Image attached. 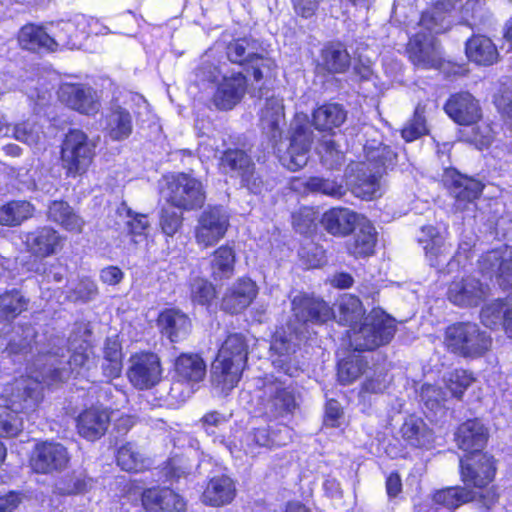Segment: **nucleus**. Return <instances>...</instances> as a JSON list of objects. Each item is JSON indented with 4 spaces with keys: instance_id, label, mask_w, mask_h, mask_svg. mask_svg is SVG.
Instances as JSON below:
<instances>
[{
    "instance_id": "obj_36",
    "label": "nucleus",
    "mask_w": 512,
    "mask_h": 512,
    "mask_svg": "<svg viewBox=\"0 0 512 512\" xmlns=\"http://www.w3.org/2000/svg\"><path fill=\"white\" fill-rule=\"evenodd\" d=\"M235 485L227 476L213 477L202 494L203 503L211 506H222L230 503L235 497Z\"/></svg>"
},
{
    "instance_id": "obj_47",
    "label": "nucleus",
    "mask_w": 512,
    "mask_h": 512,
    "mask_svg": "<svg viewBox=\"0 0 512 512\" xmlns=\"http://www.w3.org/2000/svg\"><path fill=\"white\" fill-rule=\"evenodd\" d=\"M259 49L257 41L250 38H241L230 42L227 46L228 59L240 65H248Z\"/></svg>"
},
{
    "instance_id": "obj_10",
    "label": "nucleus",
    "mask_w": 512,
    "mask_h": 512,
    "mask_svg": "<svg viewBox=\"0 0 512 512\" xmlns=\"http://www.w3.org/2000/svg\"><path fill=\"white\" fill-rule=\"evenodd\" d=\"M161 375L162 367L156 354L140 352L130 357L127 376L134 387L140 390L150 389L159 383Z\"/></svg>"
},
{
    "instance_id": "obj_4",
    "label": "nucleus",
    "mask_w": 512,
    "mask_h": 512,
    "mask_svg": "<svg viewBox=\"0 0 512 512\" xmlns=\"http://www.w3.org/2000/svg\"><path fill=\"white\" fill-rule=\"evenodd\" d=\"M96 142L81 130L69 131L62 143L61 162L67 176L77 177L87 172L95 156Z\"/></svg>"
},
{
    "instance_id": "obj_61",
    "label": "nucleus",
    "mask_w": 512,
    "mask_h": 512,
    "mask_svg": "<svg viewBox=\"0 0 512 512\" xmlns=\"http://www.w3.org/2000/svg\"><path fill=\"white\" fill-rule=\"evenodd\" d=\"M306 187L311 192L322 193L336 199H340L346 194V189L342 184L334 180L320 177H311L308 179Z\"/></svg>"
},
{
    "instance_id": "obj_53",
    "label": "nucleus",
    "mask_w": 512,
    "mask_h": 512,
    "mask_svg": "<svg viewBox=\"0 0 512 512\" xmlns=\"http://www.w3.org/2000/svg\"><path fill=\"white\" fill-rule=\"evenodd\" d=\"M19 413L9 403L0 404V436L14 437L22 431L23 421Z\"/></svg>"
},
{
    "instance_id": "obj_42",
    "label": "nucleus",
    "mask_w": 512,
    "mask_h": 512,
    "mask_svg": "<svg viewBox=\"0 0 512 512\" xmlns=\"http://www.w3.org/2000/svg\"><path fill=\"white\" fill-rule=\"evenodd\" d=\"M235 251L228 245L217 248L211 258V274L215 280L228 279L234 274Z\"/></svg>"
},
{
    "instance_id": "obj_24",
    "label": "nucleus",
    "mask_w": 512,
    "mask_h": 512,
    "mask_svg": "<svg viewBox=\"0 0 512 512\" xmlns=\"http://www.w3.org/2000/svg\"><path fill=\"white\" fill-rule=\"evenodd\" d=\"M419 242L423 245L425 258L431 267H439L451 254V246L432 225L422 226Z\"/></svg>"
},
{
    "instance_id": "obj_9",
    "label": "nucleus",
    "mask_w": 512,
    "mask_h": 512,
    "mask_svg": "<svg viewBox=\"0 0 512 512\" xmlns=\"http://www.w3.org/2000/svg\"><path fill=\"white\" fill-rule=\"evenodd\" d=\"M70 455L66 447L57 442L37 443L30 456L31 469L39 474H52L67 468Z\"/></svg>"
},
{
    "instance_id": "obj_50",
    "label": "nucleus",
    "mask_w": 512,
    "mask_h": 512,
    "mask_svg": "<svg viewBox=\"0 0 512 512\" xmlns=\"http://www.w3.org/2000/svg\"><path fill=\"white\" fill-rule=\"evenodd\" d=\"M33 213L32 205L27 201H12L0 208V224L19 225Z\"/></svg>"
},
{
    "instance_id": "obj_22",
    "label": "nucleus",
    "mask_w": 512,
    "mask_h": 512,
    "mask_svg": "<svg viewBox=\"0 0 512 512\" xmlns=\"http://www.w3.org/2000/svg\"><path fill=\"white\" fill-rule=\"evenodd\" d=\"M257 294L258 288L254 281L249 278H240L225 292L221 308L231 314L240 313L253 302Z\"/></svg>"
},
{
    "instance_id": "obj_38",
    "label": "nucleus",
    "mask_w": 512,
    "mask_h": 512,
    "mask_svg": "<svg viewBox=\"0 0 512 512\" xmlns=\"http://www.w3.org/2000/svg\"><path fill=\"white\" fill-rule=\"evenodd\" d=\"M366 161L360 165H368L373 171L380 169L381 174L396 163V153L387 145L371 141L364 146Z\"/></svg>"
},
{
    "instance_id": "obj_12",
    "label": "nucleus",
    "mask_w": 512,
    "mask_h": 512,
    "mask_svg": "<svg viewBox=\"0 0 512 512\" xmlns=\"http://www.w3.org/2000/svg\"><path fill=\"white\" fill-rule=\"evenodd\" d=\"M19 45L26 50L48 52L56 51L58 46L74 49L78 47V43L70 39V37L57 35V39L50 36L42 26L35 24L24 25L18 33Z\"/></svg>"
},
{
    "instance_id": "obj_26",
    "label": "nucleus",
    "mask_w": 512,
    "mask_h": 512,
    "mask_svg": "<svg viewBox=\"0 0 512 512\" xmlns=\"http://www.w3.org/2000/svg\"><path fill=\"white\" fill-rule=\"evenodd\" d=\"M445 111L460 125L474 124L481 117L477 100L468 92L452 95L445 104Z\"/></svg>"
},
{
    "instance_id": "obj_20",
    "label": "nucleus",
    "mask_w": 512,
    "mask_h": 512,
    "mask_svg": "<svg viewBox=\"0 0 512 512\" xmlns=\"http://www.w3.org/2000/svg\"><path fill=\"white\" fill-rule=\"evenodd\" d=\"M246 88V77L241 72L224 75L213 95V103L220 110H230L241 101Z\"/></svg>"
},
{
    "instance_id": "obj_43",
    "label": "nucleus",
    "mask_w": 512,
    "mask_h": 512,
    "mask_svg": "<svg viewBox=\"0 0 512 512\" xmlns=\"http://www.w3.org/2000/svg\"><path fill=\"white\" fill-rule=\"evenodd\" d=\"M175 370L183 380L201 381L206 374V365L197 354H181L175 362Z\"/></svg>"
},
{
    "instance_id": "obj_51",
    "label": "nucleus",
    "mask_w": 512,
    "mask_h": 512,
    "mask_svg": "<svg viewBox=\"0 0 512 512\" xmlns=\"http://www.w3.org/2000/svg\"><path fill=\"white\" fill-rule=\"evenodd\" d=\"M474 498L475 494L472 491H467L459 487L445 488L437 491L433 495V501L436 504L448 509L456 508Z\"/></svg>"
},
{
    "instance_id": "obj_19",
    "label": "nucleus",
    "mask_w": 512,
    "mask_h": 512,
    "mask_svg": "<svg viewBox=\"0 0 512 512\" xmlns=\"http://www.w3.org/2000/svg\"><path fill=\"white\" fill-rule=\"evenodd\" d=\"M489 438L488 428L479 420L472 419L462 423L455 434L458 447L467 452L469 456L484 454Z\"/></svg>"
},
{
    "instance_id": "obj_56",
    "label": "nucleus",
    "mask_w": 512,
    "mask_h": 512,
    "mask_svg": "<svg viewBox=\"0 0 512 512\" xmlns=\"http://www.w3.org/2000/svg\"><path fill=\"white\" fill-rule=\"evenodd\" d=\"M365 367L366 362L361 356H349L338 364V380L343 385L351 384L364 372Z\"/></svg>"
},
{
    "instance_id": "obj_48",
    "label": "nucleus",
    "mask_w": 512,
    "mask_h": 512,
    "mask_svg": "<svg viewBox=\"0 0 512 512\" xmlns=\"http://www.w3.org/2000/svg\"><path fill=\"white\" fill-rule=\"evenodd\" d=\"M480 263L482 269L487 273L495 272L505 281H512V252L508 257L503 258L499 251H490L482 257Z\"/></svg>"
},
{
    "instance_id": "obj_30",
    "label": "nucleus",
    "mask_w": 512,
    "mask_h": 512,
    "mask_svg": "<svg viewBox=\"0 0 512 512\" xmlns=\"http://www.w3.org/2000/svg\"><path fill=\"white\" fill-rule=\"evenodd\" d=\"M402 439L415 448H430L434 443V433L424 420L415 415L405 418L400 428Z\"/></svg>"
},
{
    "instance_id": "obj_37",
    "label": "nucleus",
    "mask_w": 512,
    "mask_h": 512,
    "mask_svg": "<svg viewBox=\"0 0 512 512\" xmlns=\"http://www.w3.org/2000/svg\"><path fill=\"white\" fill-rule=\"evenodd\" d=\"M358 231L347 242V250L354 257H366L374 252L376 232L373 225L363 218L357 225Z\"/></svg>"
},
{
    "instance_id": "obj_31",
    "label": "nucleus",
    "mask_w": 512,
    "mask_h": 512,
    "mask_svg": "<svg viewBox=\"0 0 512 512\" xmlns=\"http://www.w3.org/2000/svg\"><path fill=\"white\" fill-rule=\"evenodd\" d=\"M364 217L346 208H333L322 216L325 230L334 236H346Z\"/></svg>"
},
{
    "instance_id": "obj_23",
    "label": "nucleus",
    "mask_w": 512,
    "mask_h": 512,
    "mask_svg": "<svg viewBox=\"0 0 512 512\" xmlns=\"http://www.w3.org/2000/svg\"><path fill=\"white\" fill-rule=\"evenodd\" d=\"M442 181L457 202H471L478 198L483 190L480 181L462 175L453 168L444 171Z\"/></svg>"
},
{
    "instance_id": "obj_28",
    "label": "nucleus",
    "mask_w": 512,
    "mask_h": 512,
    "mask_svg": "<svg viewBox=\"0 0 512 512\" xmlns=\"http://www.w3.org/2000/svg\"><path fill=\"white\" fill-rule=\"evenodd\" d=\"M26 244L33 255L45 258L62 249L63 237L51 227H42L27 235Z\"/></svg>"
},
{
    "instance_id": "obj_7",
    "label": "nucleus",
    "mask_w": 512,
    "mask_h": 512,
    "mask_svg": "<svg viewBox=\"0 0 512 512\" xmlns=\"http://www.w3.org/2000/svg\"><path fill=\"white\" fill-rule=\"evenodd\" d=\"M166 198L172 206L191 211L203 206L206 194L200 180L191 174L181 172L169 178Z\"/></svg>"
},
{
    "instance_id": "obj_2",
    "label": "nucleus",
    "mask_w": 512,
    "mask_h": 512,
    "mask_svg": "<svg viewBox=\"0 0 512 512\" xmlns=\"http://www.w3.org/2000/svg\"><path fill=\"white\" fill-rule=\"evenodd\" d=\"M444 344L459 356L477 358L490 350L492 338L476 323L459 322L446 329Z\"/></svg>"
},
{
    "instance_id": "obj_34",
    "label": "nucleus",
    "mask_w": 512,
    "mask_h": 512,
    "mask_svg": "<svg viewBox=\"0 0 512 512\" xmlns=\"http://www.w3.org/2000/svg\"><path fill=\"white\" fill-rule=\"evenodd\" d=\"M457 0H434L433 6L425 11L420 19V26L431 33L439 34L450 28L447 13L450 12Z\"/></svg>"
},
{
    "instance_id": "obj_64",
    "label": "nucleus",
    "mask_w": 512,
    "mask_h": 512,
    "mask_svg": "<svg viewBox=\"0 0 512 512\" xmlns=\"http://www.w3.org/2000/svg\"><path fill=\"white\" fill-rule=\"evenodd\" d=\"M215 288L208 280L197 277L191 283V299L199 305H207L215 298Z\"/></svg>"
},
{
    "instance_id": "obj_46",
    "label": "nucleus",
    "mask_w": 512,
    "mask_h": 512,
    "mask_svg": "<svg viewBox=\"0 0 512 512\" xmlns=\"http://www.w3.org/2000/svg\"><path fill=\"white\" fill-rule=\"evenodd\" d=\"M322 65L330 73L345 72L351 62L347 50L341 45H330L322 50Z\"/></svg>"
},
{
    "instance_id": "obj_18",
    "label": "nucleus",
    "mask_w": 512,
    "mask_h": 512,
    "mask_svg": "<svg viewBox=\"0 0 512 512\" xmlns=\"http://www.w3.org/2000/svg\"><path fill=\"white\" fill-rule=\"evenodd\" d=\"M289 440L290 431L286 426L272 431L270 427L263 426L247 433L241 441V448L246 455L254 457L259 453L260 448L283 446L286 445Z\"/></svg>"
},
{
    "instance_id": "obj_45",
    "label": "nucleus",
    "mask_w": 512,
    "mask_h": 512,
    "mask_svg": "<svg viewBox=\"0 0 512 512\" xmlns=\"http://www.w3.org/2000/svg\"><path fill=\"white\" fill-rule=\"evenodd\" d=\"M512 315V304L507 300L497 299L482 307L481 322L490 328L502 325L505 328L508 316Z\"/></svg>"
},
{
    "instance_id": "obj_3",
    "label": "nucleus",
    "mask_w": 512,
    "mask_h": 512,
    "mask_svg": "<svg viewBox=\"0 0 512 512\" xmlns=\"http://www.w3.org/2000/svg\"><path fill=\"white\" fill-rule=\"evenodd\" d=\"M396 332L395 320L382 309H373L358 330L350 335L355 350H372L391 341Z\"/></svg>"
},
{
    "instance_id": "obj_33",
    "label": "nucleus",
    "mask_w": 512,
    "mask_h": 512,
    "mask_svg": "<svg viewBox=\"0 0 512 512\" xmlns=\"http://www.w3.org/2000/svg\"><path fill=\"white\" fill-rule=\"evenodd\" d=\"M381 170L369 169L368 165H358L355 181L352 186L353 194L363 200H372L381 195Z\"/></svg>"
},
{
    "instance_id": "obj_63",
    "label": "nucleus",
    "mask_w": 512,
    "mask_h": 512,
    "mask_svg": "<svg viewBox=\"0 0 512 512\" xmlns=\"http://www.w3.org/2000/svg\"><path fill=\"white\" fill-rule=\"evenodd\" d=\"M427 133L426 120L424 117V108L418 105L415 109L413 118L402 129V137L411 142Z\"/></svg>"
},
{
    "instance_id": "obj_57",
    "label": "nucleus",
    "mask_w": 512,
    "mask_h": 512,
    "mask_svg": "<svg viewBox=\"0 0 512 512\" xmlns=\"http://www.w3.org/2000/svg\"><path fill=\"white\" fill-rule=\"evenodd\" d=\"M27 301L19 292L13 291L0 296V319H13L26 309Z\"/></svg>"
},
{
    "instance_id": "obj_17",
    "label": "nucleus",
    "mask_w": 512,
    "mask_h": 512,
    "mask_svg": "<svg viewBox=\"0 0 512 512\" xmlns=\"http://www.w3.org/2000/svg\"><path fill=\"white\" fill-rule=\"evenodd\" d=\"M50 368L47 369L51 381H65L71 374L79 375L84 370H89L93 364V352L88 344L82 343L77 347L70 356L67 365L69 368L62 367V362L55 355L48 356Z\"/></svg>"
},
{
    "instance_id": "obj_5",
    "label": "nucleus",
    "mask_w": 512,
    "mask_h": 512,
    "mask_svg": "<svg viewBox=\"0 0 512 512\" xmlns=\"http://www.w3.org/2000/svg\"><path fill=\"white\" fill-rule=\"evenodd\" d=\"M42 379L31 376H21L12 383L6 385L4 397L13 410L21 413L35 411L42 401V382L51 384V378L47 370L41 372Z\"/></svg>"
},
{
    "instance_id": "obj_35",
    "label": "nucleus",
    "mask_w": 512,
    "mask_h": 512,
    "mask_svg": "<svg viewBox=\"0 0 512 512\" xmlns=\"http://www.w3.org/2000/svg\"><path fill=\"white\" fill-rule=\"evenodd\" d=\"M465 51L468 59L478 65H493L499 59L496 45L484 35H475L467 40Z\"/></svg>"
},
{
    "instance_id": "obj_55",
    "label": "nucleus",
    "mask_w": 512,
    "mask_h": 512,
    "mask_svg": "<svg viewBox=\"0 0 512 512\" xmlns=\"http://www.w3.org/2000/svg\"><path fill=\"white\" fill-rule=\"evenodd\" d=\"M117 463L121 469L138 472L146 467V460L131 443L121 446L117 453Z\"/></svg>"
},
{
    "instance_id": "obj_54",
    "label": "nucleus",
    "mask_w": 512,
    "mask_h": 512,
    "mask_svg": "<svg viewBox=\"0 0 512 512\" xmlns=\"http://www.w3.org/2000/svg\"><path fill=\"white\" fill-rule=\"evenodd\" d=\"M88 24L89 18L84 15H77L73 19L60 21L56 24V31L54 32L55 37L53 38L57 39L58 34L70 37V39L78 43V47L74 48L78 49L81 46L79 38L83 37V35L87 33L86 26Z\"/></svg>"
},
{
    "instance_id": "obj_6",
    "label": "nucleus",
    "mask_w": 512,
    "mask_h": 512,
    "mask_svg": "<svg viewBox=\"0 0 512 512\" xmlns=\"http://www.w3.org/2000/svg\"><path fill=\"white\" fill-rule=\"evenodd\" d=\"M259 397L263 413L268 418L285 417L298 407L292 385L278 378L266 379Z\"/></svg>"
},
{
    "instance_id": "obj_29",
    "label": "nucleus",
    "mask_w": 512,
    "mask_h": 512,
    "mask_svg": "<svg viewBox=\"0 0 512 512\" xmlns=\"http://www.w3.org/2000/svg\"><path fill=\"white\" fill-rule=\"evenodd\" d=\"M109 423L110 415L107 410L92 407L77 417V431L83 438L94 441L105 434Z\"/></svg>"
},
{
    "instance_id": "obj_11",
    "label": "nucleus",
    "mask_w": 512,
    "mask_h": 512,
    "mask_svg": "<svg viewBox=\"0 0 512 512\" xmlns=\"http://www.w3.org/2000/svg\"><path fill=\"white\" fill-rule=\"evenodd\" d=\"M312 143V131L306 123V118H297L291 125L290 145L280 157L284 166L296 171L307 164L308 153Z\"/></svg>"
},
{
    "instance_id": "obj_14",
    "label": "nucleus",
    "mask_w": 512,
    "mask_h": 512,
    "mask_svg": "<svg viewBox=\"0 0 512 512\" xmlns=\"http://www.w3.org/2000/svg\"><path fill=\"white\" fill-rule=\"evenodd\" d=\"M489 286L474 276L453 280L447 291L451 303L459 307H475L489 295Z\"/></svg>"
},
{
    "instance_id": "obj_13",
    "label": "nucleus",
    "mask_w": 512,
    "mask_h": 512,
    "mask_svg": "<svg viewBox=\"0 0 512 512\" xmlns=\"http://www.w3.org/2000/svg\"><path fill=\"white\" fill-rule=\"evenodd\" d=\"M221 169L232 177H240L243 184L253 193L261 192L262 181L255 176L254 164L246 152L228 149L221 158Z\"/></svg>"
},
{
    "instance_id": "obj_15",
    "label": "nucleus",
    "mask_w": 512,
    "mask_h": 512,
    "mask_svg": "<svg viewBox=\"0 0 512 512\" xmlns=\"http://www.w3.org/2000/svg\"><path fill=\"white\" fill-rule=\"evenodd\" d=\"M407 52L411 62L418 68L437 69L442 65L440 44L431 35L417 33L410 39Z\"/></svg>"
},
{
    "instance_id": "obj_27",
    "label": "nucleus",
    "mask_w": 512,
    "mask_h": 512,
    "mask_svg": "<svg viewBox=\"0 0 512 512\" xmlns=\"http://www.w3.org/2000/svg\"><path fill=\"white\" fill-rule=\"evenodd\" d=\"M292 309L296 318L304 323H325L334 315L326 302L307 295L295 296L292 300Z\"/></svg>"
},
{
    "instance_id": "obj_58",
    "label": "nucleus",
    "mask_w": 512,
    "mask_h": 512,
    "mask_svg": "<svg viewBox=\"0 0 512 512\" xmlns=\"http://www.w3.org/2000/svg\"><path fill=\"white\" fill-rule=\"evenodd\" d=\"M118 213L120 216L125 218V225L130 235H145V232L149 227V221L146 215L135 213L126 205V203H122L118 207Z\"/></svg>"
},
{
    "instance_id": "obj_40",
    "label": "nucleus",
    "mask_w": 512,
    "mask_h": 512,
    "mask_svg": "<svg viewBox=\"0 0 512 512\" xmlns=\"http://www.w3.org/2000/svg\"><path fill=\"white\" fill-rule=\"evenodd\" d=\"M104 362L102 364L104 376L114 379L121 374L123 368L122 347L118 335L107 337L103 348Z\"/></svg>"
},
{
    "instance_id": "obj_59",
    "label": "nucleus",
    "mask_w": 512,
    "mask_h": 512,
    "mask_svg": "<svg viewBox=\"0 0 512 512\" xmlns=\"http://www.w3.org/2000/svg\"><path fill=\"white\" fill-rule=\"evenodd\" d=\"M474 381L472 374L466 370L456 369L447 373L444 377V382L447 389L451 392V394L460 399L465 392V390L471 385Z\"/></svg>"
},
{
    "instance_id": "obj_1",
    "label": "nucleus",
    "mask_w": 512,
    "mask_h": 512,
    "mask_svg": "<svg viewBox=\"0 0 512 512\" xmlns=\"http://www.w3.org/2000/svg\"><path fill=\"white\" fill-rule=\"evenodd\" d=\"M248 356V343L241 333L227 336L212 366L213 380L231 390L239 382Z\"/></svg>"
},
{
    "instance_id": "obj_39",
    "label": "nucleus",
    "mask_w": 512,
    "mask_h": 512,
    "mask_svg": "<svg viewBox=\"0 0 512 512\" xmlns=\"http://www.w3.org/2000/svg\"><path fill=\"white\" fill-rule=\"evenodd\" d=\"M48 218L65 230L74 233H81L85 224L84 220L64 201H54L50 204Z\"/></svg>"
},
{
    "instance_id": "obj_21",
    "label": "nucleus",
    "mask_w": 512,
    "mask_h": 512,
    "mask_svg": "<svg viewBox=\"0 0 512 512\" xmlns=\"http://www.w3.org/2000/svg\"><path fill=\"white\" fill-rule=\"evenodd\" d=\"M59 98L72 109L83 114H94L99 109L96 92L90 87L65 83L58 91Z\"/></svg>"
},
{
    "instance_id": "obj_41",
    "label": "nucleus",
    "mask_w": 512,
    "mask_h": 512,
    "mask_svg": "<svg viewBox=\"0 0 512 512\" xmlns=\"http://www.w3.org/2000/svg\"><path fill=\"white\" fill-rule=\"evenodd\" d=\"M105 129L114 141L127 139L133 130L131 114L122 107H116L106 116Z\"/></svg>"
},
{
    "instance_id": "obj_8",
    "label": "nucleus",
    "mask_w": 512,
    "mask_h": 512,
    "mask_svg": "<svg viewBox=\"0 0 512 512\" xmlns=\"http://www.w3.org/2000/svg\"><path fill=\"white\" fill-rule=\"evenodd\" d=\"M229 227V216L220 207L204 210L197 219L194 237L198 246L207 249L218 243Z\"/></svg>"
},
{
    "instance_id": "obj_25",
    "label": "nucleus",
    "mask_w": 512,
    "mask_h": 512,
    "mask_svg": "<svg viewBox=\"0 0 512 512\" xmlns=\"http://www.w3.org/2000/svg\"><path fill=\"white\" fill-rule=\"evenodd\" d=\"M142 505L147 512H185L186 502L173 490L147 489L142 494Z\"/></svg>"
},
{
    "instance_id": "obj_49",
    "label": "nucleus",
    "mask_w": 512,
    "mask_h": 512,
    "mask_svg": "<svg viewBox=\"0 0 512 512\" xmlns=\"http://www.w3.org/2000/svg\"><path fill=\"white\" fill-rule=\"evenodd\" d=\"M364 309L361 301L353 295L341 297L338 304V322L353 327L363 317Z\"/></svg>"
},
{
    "instance_id": "obj_16",
    "label": "nucleus",
    "mask_w": 512,
    "mask_h": 512,
    "mask_svg": "<svg viewBox=\"0 0 512 512\" xmlns=\"http://www.w3.org/2000/svg\"><path fill=\"white\" fill-rule=\"evenodd\" d=\"M461 476L467 486L486 487L494 479L496 467L494 459L488 454L467 456L460 461Z\"/></svg>"
},
{
    "instance_id": "obj_60",
    "label": "nucleus",
    "mask_w": 512,
    "mask_h": 512,
    "mask_svg": "<svg viewBox=\"0 0 512 512\" xmlns=\"http://www.w3.org/2000/svg\"><path fill=\"white\" fill-rule=\"evenodd\" d=\"M318 152L322 164L328 169H337L344 162V154L337 148L335 141L330 137L322 140Z\"/></svg>"
},
{
    "instance_id": "obj_62",
    "label": "nucleus",
    "mask_w": 512,
    "mask_h": 512,
    "mask_svg": "<svg viewBox=\"0 0 512 512\" xmlns=\"http://www.w3.org/2000/svg\"><path fill=\"white\" fill-rule=\"evenodd\" d=\"M276 64L268 57H264L258 52L253 60L247 65V71H251L255 81L272 78L275 74Z\"/></svg>"
},
{
    "instance_id": "obj_52",
    "label": "nucleus",
    "mask_w": 512,
    "mask_h": 512,
    "mask_svg": "<svg viewBox=\"0 0 512 512\" xmlns=\"http://www.w3.org/2000/svg\"><path fill=\"white\" fill-rule=\"evenodd\" d=\"M10 131H12V136L15 139L24 142L30 146L39 144L43 137V133L41 131L40 126L30 122L20 123L18 125H15L14 127L7 125L5 127L0 128V132L4 136H8Z\"/></svg>"
},
{
    "instance_id": "obj_44",
    "label": "nucleus",
    "mask_w": 512,
    "mask_h": 512,
    "mask_svg": "<svg viewBox=\"0 0 512 512\" xmlns=\"http://www.w3.org/2000/svg\"><path fill=\"white\" fill-rule=\"evenodd\" d=\"M346 120V112L339 104H326L313 113V124L322 131L332 130L341 126Z\"/></svg>"
},
{
    "instance_id": "obj_32",
    "label": "nucleus",
    "mask_w": 512,
    "mask_h": 512,
    "mask_svg": "<svg viewBox=\"0 0 512 512\" xmlns=\"http://www.w3.org/2000/svg\"><path fill=\"white\" fill-rule=\"evenodd\" d=\"M163 333L172 341L177 342L186 338L191 331L189 317L178 309H166L158 318Z\"/></svg>"
}]
</instances>
